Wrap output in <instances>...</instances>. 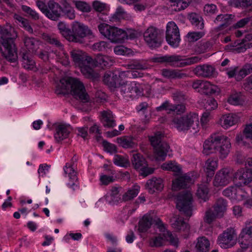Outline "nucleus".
Returning <instances> with one entry per match:
<instances>
[{
	"label": "nucleus",
	"instance_id": "a878e982",
	"mask_svg": "<svg viewBox=\"0 0 252 252\" xmlns=\"http://www.w3.org/2000/svg\"><path fill=\"white\" fill-rule=\"evenodd\" d=\"M124 31L116 27H112L108 39L112 42L122 43L125 41Z\"/></svg>",
	"mask_w": 252,
	"mask_h": 252
},
{
	"label": "nucleus",
	"instance_id": "e433bc0d",
	"mask_svg": "<svg viewBox=\"0 0 252 252\" xmlns=\"http://www.w3.org/2000/svg\"><path fill=\"white\" fill-rule=\"evenodd\" d=\"M188 18L192 25L195 26L197 29L202 30L204 28L203 18L199 14L196 13H190L188 15Z\"/></svg>",
	"mask_w": 252,
	"mask_h": 252
},
{
	"label": "nucleus",
	"instance_id": "cd10ccee",
	"mask_svg": "<svg viewBox=\"0 0 252 252\" xmlns=\"http://www.w3.org/2000/svg\"><path fill=\"white\" fill-rule=\"evenodd\" d=\"M22 41L29 52L32 54L35 53L38 48V41L34 38L24 35L22 37Z\"/></svg>",
	"mask_w": 252,
	"mask_h": 252
},
{
	"label": "nucleus",
	"instance_id": "13d9d810",
	"mask_svg": "<svg viewBox=\"0 0 252 252\" xmlns=\"http://www.w3.org/2000/svg\"><path fill=\"white\" fill-rule=\"evenodd\" d=\"M186 108L185 104L181 103L178 104H172L171 112H173L177 115H181L186 111Z\"/></svg>",
	"mask_w": 252,
	"mask_h": 252
},
{
	"label": "nucleus",
	"instance_id": "49530a36",
	"mask_svg": "<svg viewBox=\"0 0 252 252\" xmlns=\"http://www.w3.org/2000/svg\"><path fill=\"white\" fill-rule=\"evenodd\" d=\"M139 187L134 186L133 188L129 189L123 196V200L125 201L130 200L136 197L139 192Z\"/></svg>",
	"mask_w": 252,
	"mask_h": 252
},
{
	"label": "nucleus",
	"instance_id": "8fccbe9b",
	"mask_svg": "<svg viewBox=\"0 0 252 252\" xmlns=\"http://www.w3.org/2000/svg\"><path fill=\"white\" fill-rule=\"evenodd\" d=\"M211 47V43L209 42H203L197 44L194 47V52L197 54H201L205 53Z\"/></svg>",
	"mask_w": 252,
	"mask_h": 252
},
{
	"label": "nucleus",
	"instance_id": "39448f33",
	"mask_svg": "<svg viewBox=\"0 0 252 252\" xmlns=\"http://www.w3.org/2000/svg\"><path fill=\"white\" fill-rule=\"evenodd\" d=\"M227 202L222 198H218L213 206V210L209 209L205 213L204 221L211 224L216 218H222L226 212Z\"/></svg>",
	"mask_w": 252,
	"mask_h": 252
},
{
	"label": "nucleus",
	"instance_id": "0eeeda50",
	"mask_svg": "<svg viewBox=\"0 0 252 252\" xmlns=\"http://www.w3.org/2000/svg\"><path fill=\"white\" fill-rule=\"evenodd\" d=\"M192 195L190 191L185 190L180 192L177 196L176 206L187 217L192 215Z\"/></svg>",
	"mask_w": 252,
	"mask_h": 252
},
{
	"label": "nucleus",
	"instance_id": "5701e85b",
	"mask_svg": "<svg viewBox=\"0 0 252 252\" xmlns=\"http://www.w3.org/2000/svg\"><path fill=\"white\" fill-rule=\"evenodd\" d=\"M170 222L172 227L176 231L187 232L189 229V224L184 221L182 218L178 216H173Z\"/></svg>",
	"mask_w": 252,
	"mask_h": 252
},
{
	"label": "nucleus",
	"instance_id": "c9c22d12",
	"mask_svg": "<svg viewBox=\"0 0 252 252\" xmlns=\"http://www.w3.org/2000/svg\"><path fill=\"white\" fill-rule=\"evenodd\" d=\"M152 61L153 63H169L170 65L175 66L176 55L155 57L152 59Z\"/></svg>",
	"mask_w": 252,
	"mask_h": 252
},
{
	"label": "nucleus",
	"instance_id": "ddd939ff",
	"mask_svg": "<svg viewBox=\"0 0 252 252\" xmlns=\"http://www.w3.org/2000/svg\"><path fill=\"white\" fill-rule=\"evenodd\" d=\"M233 181V173L229 168H223L217 172L213 180V185L216 187H223Z\"/></svg>",
	"mask_w": 252,
	"mask_h": 252
},
{
	"label": "nucleus",
	"instance_id": "79ce46f5",
	"mask_svg": "<svg viewBox=\"0 0 252 252\" xmlns=\"http://www.w3.org/2000/svg\"><path fill=\"white\" fill-rule=\"evenodd\" d=\"M127 68L133 70H145L148 68V65L145 62L133 60L127 64Z\"/></svg>",
	"mask_w": 252,
	"mask_h": 252
},
{
	"label": "nucleus",
	"instance_id": "4468645a",
	"mask_svg": "<svg viewBox=\"0 0 252 252\" xmlns=\"http://www.w3.org/2000/svg\"><path fill=\"white\" fill-rule=\"evenodd\" d=\"M224 136V135L219 134H212L209 138L205 141L203 144L204 153L209 155L216 152L222 140V137Z\"/></svg>",
	"mask_w": 252,
	"mask_h": 252
},
{
	"label": "nucleus",
	"instance_id": "f03ea898",
	"mask_svg": "<svg viewBox=\"0 0 252 252\" xmlns=\"http://www.w3.org/2000/svg\"><path fill=\"white\" fill-rule=\"evenodd\" d=\"M71 57L76 65L78 66L82 73L85 77L96 79L98 74L91 67L92 58L88 56L85 52L79 50L74 49L70 52Z\"/></svg>",
	"mask_w": 252,
	"mask_h": 252
},
{
	"label": "nucleus",
	"instance_id": "c756f323",
	"mask_svg": "<svg viewBox=\"0 0 252 252\" xmlns=\"http://www.w3.org/2000/svg\"><path fill=\"white\" fill-rule=\"evenodd\" d=\"M222 140L218 147V150L220 154V157L222 158H225L230 152L231 144L229 139L226 136L222 137Z\"/></svg>",
	"mask_w": 252,
	"mask_h": 252
},
{
	"label": "nucleus",
	"instance_id": "f704fd0d",
	"mask_svg": "<svg viewBox=\"0 0 252 252\" xmlns=\"http://www.w3.org/2000/svg\"><path fill=\"white\" fill-rule=\"evenodd\" d=\"M30 52L27 51L22 52L21 56L23 62V66L27 69H32L35 64L34 61L32 59Z\"/></svg>",
	"mask_w": 252,
	"mask_h": 252
},
{
	"label": "nucleus",
	"instance_id": "c85d7f7f",
	"mask_svg": "<svg viewBox=\"0 0 252 252\" xmlns=\"http://www.w3.org/2000/svg\"><path fill=\"white\" fill-rule=\"evenodd\" d=\"M198 92L206 95H211L219 94L220 89L217 86L211 84L210 82L204 81L201 90H198Z\"/></svg>",
	"mask_w": 252,
	"mask_h": 252
},
{
	"label": "nucleus",
	"instance_id": "603ef678",
	"mask_svg": "<svg viewBox=\"0 0 252 252\" xmlns=\"http://www.w3.org/2000/svg\"><path fill=\"white\" fill-rule=\"evenodd\" d=\"M125 14V12L122 7H118L115 13L109 17V19L111 22H118L121 19L123 18Z\"/></svg>",
	"mask_w": 252,
	"mask_h": 252
},
{
	"label": "nucleus",
	"instance_id": "bf43d9fd",
	"mask_svg": "<svg viewBox=\"0 0 252 252\" xmlns=\"http://www.w3.org/2000/svg\"><path fill=\"white\" fill-rule=\"evenodd\" d=\"M204 35L203 32H189L187 34L189 42H195L201 38Z\"/></svg>",
	"mask_w": 252,
	"mask_h": 252
},
{
	"label": "nucleus",
	"instance_id": "680f3d73",
	"mask_svg": "<svg viewBox=\"0 0 252 252\" xmlns=\"http://www.w3.org/2000/svg\"><path fill=\"white\" fill-rule=\"evenodd\" d=\"M239 185H235L234 198L240 200L246 197V192Z\"/></svg>",
	"mask_w": 252,
	"mask_h": 252
},
{
	"label": "nucleus",
	"instance_id": "58836bf2",
	"mask_svg": "<svg viewBox=\"0 0 252 252\" xmlns=\"http://www.w3.org/2000/svg\"><path fill=\"white\" fill-rule=\"evenodd\" d=\"M152 218L149 215H144L139 222V230L144 232L146 231L151 226Z\"/></svg>",
	"mask_w": 252,
	"mask_h": 252
},
{
	"label": "nucleus",
	"instance_id": "69168bd1",
	"mask_svg": "<svg viewBox=\"0 0 252 252\" xmlns=\"http://www.w3.org/2000/svg\"><path fill=\"white\" fill-rule=\"evenodd\" d=\"M204 106L206 110L209 111L216 109L218 107V103L214 98H210L206 101Z\"/></svg>",
	"mask_w": 252,
	"mask_h": 252
},
{
	"label": "nucleus",
	"instance_id": "6e6552de",
	"mask_svg": "<svg viewBox=\"0 0 252 252\" xmlns=\"http://www.w3.org/2000/svg\"><path fill=\"white\" fill-rule=\"evenodd\" d=\"M126 99H133L143 94L140 85L135 82L120 83L117 90Z\"/></svg>",
	"mask_w": 252,
	"mask_h": 252
},
{
	"label": "nucleus",
	"instance_id": "864d4df0",
	"mask_svg": "<svg viewBox=\"0 0 252 252\" xmlns=\"http://www.w3.org/2000/svg\"><path fill=\"white\" fill-rule=\"evenodd\" d=\"M252 72V64H247L245 67L238 70L236 79L237 80L241 79L245 77L248 74L251 73Z\"/></svg>",
	"mask_w": 252,
	"mask_h": 252
},
{
	"label": "nucleus",
	"instance_id": "aec40b11",
	"mask_svg": "<svg viewBox=\"0 0 252 252\" xmlns=\"http://www.w3.org/2000/svg\"><path fill=\"white\" fill-rule=\"evenodd\" d=\"M192 182V178L187 174H185L172 181V189L178 190L181 189L187 188Z\"/></svg>",
	"mask_w": 252,
	"mask_h": 252
},
{
	"label": "nucleus",
	"instance_id": "37998d69",
	"mask_svg": "<svg viewBox=\"0 0 252 252\" xmlns=\"http://www.w3.org/2000/svg\"><path fill=\"white\" fill-rule=\"evenodd\" d=\"M196 194L198 198L203 201H207L209 198L208 189L207 185L205 184L198 185Z\"/></svg>",
	"mask_w": 252,
	"mask_h": 252
},
{
	"label": "nucleus",
	"instance_id": "9b49d317",
	"mask_svg": "<svg viewBox=\"0 0 252 252\" xmlns=\"http://www.w3.org/2000/svg\"><path fill=\"white\" fill-rule=\"evenodd\" d=\"M218 241L220 246L224 249L232 247L236 244V234L232 228H228L220 234Z\"/></svg>",
	"mask_w": 252,
	"mask_h": 252
},
{
	"label": "nucleus",
	"instance_id": "052dcab7",
	"mask_svg": "<svg viewBox=\"0 0 252 252\" xmlns=\"http://www.w3.org/2000/svg\"><path fill=\"white\" fill-rule=\"evenodd\" d=\"M231 4L235 7H248L252 5V0H231Z\"/></svg>",
	"mask_w": 252,
	"mask_h": 252
},
{
	"label": "nucleus",
	"instance_id": "3c124183",
	"mask_svg": "<svg viewBox=\"0 0 252 252\" xmlns=\"http://www.w3.org/2000/svg\"><path fill=\"white\" fill-rule=\"evenodd\" d=\"M112 27L105 23H100L97 27L100 34L108 39Z\"/></svg>",
	"mask_w": 252,
	"mask_h": 252
},
{
	"label": "nucleus",
	"instance_id": "6ab92c4d",
	"mask_svg": "<svg viewBox=\"0 0 252 252\" xmlns=\"http://www.w3.org/2000/svg\"><path fill=\"white\" fill-rule=\"evenodd\" d=\"M201 58L199 56H192L189 58L176 55L175 66L183 67L199 63Z\"/></svg>",
	"mask_w": 252,
	"mask_h": 252
},
{
	"label": "nucleus",
	"instance_id": "a18cd8bd",
	"mask_svg": "<svg viewBox=\"0 0 252 252\" xmlns=\"http://www.w3.org/2000/svg\"><path fill=\"white\" fill-rule=\"evenodd\" d=\"M62 13L66 17L70 20H73L75 17V11L73 7L67 2H65L63 4Z\"/></svg>",
	"mask_w": 252,
	"mask_h": 252
},
{
	"label": "nucleus",
	"instance_id": "5fc2aeb1",
	"mask_svg": "<svg viewBox=\"0 0 252 252\" xmlns=\"http://www.w3.org/2000/svg\"><path fill=\"white\" fill-rule=\"evenodd\" d=\"M113 162L115 165L122 167L126 166L129 164L127 158L119 155L114 156Z\"/></svg>",
	"mask_w": 252,
	"mask_h": 252
},
{
	"label": "nucleus",
	"instance_id": "423d86ee",
	"mask_svg": "<svg viewBox=\"0 0 252 252\" xmlns=\"http://www.w3.org/2000/svg\"><path fill=\"white\" fill-rule=\"evenodd\" d=\"M163 134L160 132H158L154 136L149 137L151 144L154 147L157 159L164 160L168 152L170 147L169 145L162 140Z\"/></svg>",
	"mask_w": 252,
	"mask_h": 252
},
{
	"label": "nucleus",
	"instance_id": "f3484780",
	"mask_svg": "<svg viewBox=\"0 0 252 252\" xmlns=\"http://www.w3.org/2000/svg\"><path fill=\"white\" fill-rule=\"evenodd\" d=\"M193 72L197 76L209 78L215 75L216 69L211 65L204 64L197 65L193 69Z\"/></svg>",
	"mask_w": 252,
	"mask_h": 252
},
{
	"label": "nucleus",
	"instance_id": "6e6d98bb",
	"mask_svg": "<svg viewBox=\"0 0 252 252\" xmlns=\"http://www.w3.org/2000/svg\"><path fill=\"white\" fill-rule=\"evenodd\" d=\"M76 8L83 12H89L91 11V8L89 4L83 1H73Z\"/></svg>",
	"mask_w": 252,
	"mask_h": 252
},
{
	"label": "nucleus",
	"instance_id": "4c0bfd02",
	"mask_svg": "<svg viewBox=\"0 0 252 252\" xmlns=\"http://www.w3.org/2000/svg\"><path fill=\"white\" fill-rule=\"evenodd\" d=\"M57 27L60 33L66 39L70 41V40H73L75 39L74 37L71 36V30L69 29L64 23L63 22H59L58 24Z\"/></svg>",
	"mask_w": 252,
	"mask_h": 252
},
{
	"label": "nucleus",
	"instance_id": "09e8293b",
	"mask_svg": "<svg viewBox=\"0 0 252 252\" xmlns=\"http://www.w3.org/2000/svg\"><path fill=\"white\" fill-rule=\"evenodd\" d=\"M21 8L22 10L32 20L36 21L39 19V15L34 9L25 5H22Z\"/></svg>",
	"mask_w": 252,
	"mask_h": 252
},
{
	"label": "nucleus",
	"instance_id": "f8f14e48",
	"mask_svg": "<svg viewBox=\"0 0 252 252\" xmlns=\"http://www.w3.org/2000/svg\"><path fill=\"white\" fill-rule=\"evenodd\" d=\"M91 34H92V32L87 26L77 21L72 23L71 36L74 37L75 39L70 41L81 42L83 38Z\"/></svg>",
	"mask_w": 252,
	"mask_h": 252
},
{
	"label": "nucleus",
	"instance_id": "c03bdc74",
	"mask_svg": "<svg viewBox=\"0 0 252 252\" xmlns=\"http://www.w3.org/2000/svg\"><path fill=\"white\" fill-rule=\"evenodd\" d=\"M117 142L124 148H133L135 145L133 139L129 137H119L117 139Z\"/></svg>",
	"mask_w": 252,
	"mask_h": 252
},
{
	"label": "nucleus",
	"instance_id": "4d7b16f0",
	"mask_svg": "<svg viewBox=\"0 0 252 252\" xmlns=\"http://www.w3.org/2000/svg\"><path fill=\"white\" fill-rule=\"evenodd\" d=\"M173 99L175 101L182 102L187 99L186 94L182 91L175 90L172 93Z\"/></svg>",
	"mask_w": 252,
	"mask_h": 252
},
{
	"label": "nucleus",
	"instance_id": "ea45409f",
	"mask_svg": "<svg viewBox=\"0 0 252 252\" xmlns=\"http://www.w3.org/2000/svg\"><path fill=\"white\" fill-rule=\"evenodd\" d=\"M171 6L174 7V10L180 11L187 8L191 2V0H169Z\"/></svg>",
	"mask_w": 252,
	"mask_h": 252
},
{
	"label": "nucleus",
	"instance_id": "e2e57ef3",
	"mask_svg": "<svg viewBox=\"0 0 252 252\" xmlns=\"http://www.w3.org/2000/svg\"><path fill=\"white\" fill-rule=\"evenodd\" d=\"M252 225L249 226H246L243 228L240 234L241 238H245V240H252Z\"/></svg>",
	"mask_w": 252,
	"mask_h": 252
},
{
	"label": "nucleus",
	"instance_id": "774afa93",
	"mask_svg": "<svg viewBox=\"0 0 252 252\" xmlns=\"http://www.w3.org/2000/svg\"><path fill=\"white\" fill-rule=\"evenodd\" d=\"M243 88L246 91L252 94V74L245 79Z\"/></svg>",
	"mask_w": 252,
	"mask_h": 252
},
{
	"label": "nucleus",
	"instance_id": "9d476101",
	"mask_svg": "<svg viewBox=\"0 0 252 252\" xmlns=\"http://www.w3.org/2000/svg\"><path fill=\"white\" fill-rule=\"evenodd\" d=\"M165 38L168 44L173 48L179 46L181 40L179 30L174 22H169L166 25Z\"/></svg>",
	"mask_w": 252,
	"mask_h": 252
},
{
	"label": "nucleus",
	"instance_id": "0e129e2a",
	"mask_svg": "<svg viewBox=\"0 0 252 252\" xmlns=\"http://www.w3.org/2000/svg\"><path fill=\"white\" fill-rule=\"evenodd\" d=\"M114 51L117 55H126L129 54L131 52V50L124 46H118L114 48Z\"/></svg>",
	"mask_w": 252,
	"mask_h": 252
},
{
	"label": "nucleus",
	"instance_id": "b1692460",
	"mask_svg": "<svg viewBox=\"0 0 252 252\" xmlns=\"http://www.w3.org/2000/svg\"><path fill=\"white\" fill-rule=\"evenodd\" d=\"M146 187L151 194H153L156 191H161L163 188L162 180L160 178H153L147 182Z\"/></svg>",
	"mask_w": 252,
	"mask_h": 252
},
{
	"label": "nucleus",
	"instance_id": "338daca9",
	"mask_svg": "<svg viewBox=\"0 0 252 252\" xmlns=\"http://www.w3.org/2000/svg\"><path fill=\"white\" fill-rule=\"evenodd\" d=\"M102 145L104 150L111 154L117 152V147L113 144L104 141L102 143Z\"/></svg>",
	"mask_w": 252,
	"mask_h": 252
},
{
	"label": "nucleus",
	"instance_id": "2f4dec72",
	"mask_svg": "<svg viewBox=\"0 0 252 252\" xmlns=\"http://www.w3.org/2000/svg\"><path fill=\"white\" fill-rule=\"evenodd\" d=\"M101 122L105 127H113L116 126V124L112 112L110 111H104L101 113Z\"/></svg>",
	"mask_w": 252,
	"mask_h": 252
},
{
	"label": "nucleus",
	"instance_id": "2eb2a0df",
	"mask_svg": "<svg viewBox=\"0 0 252 252\" xmlns=\"http://www.w3.org/2000/svg\"><path fill=\"white\" fill-rule=\"evenodd\" d=\"M233 181L240 186L245 185L249 188L252 182V172L241 168L233 174Z\"/></svg>",
	"mask_w": 252,
	"mask_h": 252
},
{
	"label": "nucleus",
	"instance_id": "473e14b6",
	"mask_svg": "<svg viewBox=\"0 0 252 252\" xmlns=\"http://www.w3.org/2000/svg\"><path fill=\"white\" fill-rule=\"evenodd\" d=\"M210 242L204 236L198 238L195 245L196 252H208L210 250Z\"/></svg>",
	"mask_w": 252,
	"mask_h": 252
},
{
	"label": "nucleus",
	"instance_id": "bb28decb",
	"mask_svg": "<svg viewBox=\"0 0 252 252\" xmlns=\"http://www.w3.org/2000/svg\"><path fill=\"white\" fill-rule=\"evenodd\" d=\"M70 132L69 128L65 125H59L56 129L54 137L57 142H60L68 137Z\"/></svg>",
	"mask_w": 252,
	"mask_h": 252
},
{
	"label": "nucleus",
	"instance_id": "393cba45",
	"mask_svg": "<svg viewBox=\"0 0 252 252\" xmlns=\"http://www.w3.org/2000/svg\"><path fill=\"white\" fill-rule=\"evenodd\" d=\"M239 120V117L237 115L231 113L223 115L220 119V123L223 128L227 129L236 124Z\"/></svg>",
	"mask_w": 252,
	"mask_h": 252
},
{
	"label": "nucleus",
	"instance_id": "4be33fe9",
	"mask_svg": "<svg viewBox=\"0 0 252 252\" xmlns=\"http://www.w3.org/2000/svg\"><path fill=\"white\" fill-rule=\"evenodd\" d=\"M72 164L66 163L63 167L64 172L65 174H68V177L70 180V183H68V186L75 190V187L78 186V177L77 173L72 167Z\"/></svg>",
	"mask_w": 252,
	"mask_h": 252
},
{
	"label": "nucleus",
	"instance_id": "7ed1b4c3",
	"mask_svg": "<svg viewBox=\"0 0 252 252\" xmlns=\"http://www.w3.org/2000/svg\"><path fill=\"white\" fill-rule=\"evenodd\" d=\"M172 124L179 131L189 132L192 134L197 133L199 130L198 115L190 113L186 115L174 117Z\"/></svg>",
	"mask_w": 252,
	"mask_h": 252
},
{
	"label": "nucleus",
	"instance_id": "7c9ffc66",
	"mask_svg": "<svg viewBox=\"0 0 252 252\" xmlns=\"http://www.w3.org/2000/svg\"><path fill=\"white\" fill-rule=\"evenodd\" d=\"M104 83L111 88H116L119 86L118 75L114 73L105 74L103 78Z\"/></svg>",
	"mask_w": 252,
	"mask_h": 252
},
{
	"label": "nucleus",
	"instance_id": "72a5a7b5",
	"mask_svg": "<svg viewBox=\"0 0 252 252\" xmlns=\"http://www.w3.org/2000/svg\"><path fill=\"white\" fill-rule=\"evenodd\" d=\"M131 162L134 168L140 170L147 165V161L142 155L139 153L133 155Z\"/></svg>",
	"mask_w": 252,
	"mask_h": 252
},
{
	"label": "nucleus",
	"instance_id": "20e7f679",
	"mask_svg": "<svg viewBox=\"0 0 252 252\" xmlns=\"http://www.w3.org/2000/svg\"><path fill=\"white\" fill-rule=\"evenodd\" d=\"M63 89L71 88V92L74 97L82 102H88L90 98L86 92L83 84L78 79L71 77H66L60 80Z\"/></svg>",
	"mask_w": 252,
	"mask_h": 252
},
{
	"label": "nucleus",
	"instance_id": "f257e3e1",
	"mask_svg": "<svg viewBox=\"0 0 252 252\" xmlns=\"http://www.w3.org/2000/svg\"><path fill=\"white\" fill-rule=\"evenodd\" d=\"M11 27L0 25V54L7 61L16 63L18 60L14 39L11 37Z\"/></svg>",
	"mask_w": 252,
	"mask_h": 252
},
{
	"label": "nucleus",
	"instance_id": "dca6fc26",
	"mask_svg": "<svg viewBox=\"0 0 252 252\" xmlns=\"http://www.w3.org/2000/svg\"><path fill=\"white\" fill-rule=\"evenodd\" d=\"M62 7L57 2L50 0L47 3V9L44 15L48 19L57 21L62 16Z\"/></svg>",
	"mask_w": 252,
	"mask_h": 252
},
{
	"label": "nucleus",
	"instance_id": "de8ad7c7",
	"mask_svg": "<svg viewBox=\"0 0 252 252\" xmlns=\"http://www.w3.org/2000/svg\"><path fill=\"white\" fill-rule=\"evenodd\" d=\"M218 166L217 160L214 158H209L205 163V168L208 174L213 175Z\"/></svg>",
	"mask_w": 252,
	"mask_h": 252
},
{
	"label": "nucleus",
	"instance_id": "a211bd4d",
	"mask_svg": "<svg viewBox=\"0 0 252 252\" xmlns=\"http://www.w3.org/2000/svg\"><path fill=\"white\" fill-rule=\"evenodd\" d=\"M252 140V124L246 125L243 133L236 136V141L239 144L247 145Z\"/></svg>",
	"mask_w": 252,
	"mask_h": 252
},
{
	"label": "nucleus",
	"instance_id": "a19ab883",
	"mask_svg": "<svg viewBox=\"0 0 252 252\" xmlns=\"http://www.w3.org/2000/svg\"><path fill=\"white\" fill-rule=\"evenodd\" d=\"M43 39L49 44L58 48L60 50L63 49V45L59 39L55 35L49 34L43 35Z\"/></svg>",
	"mask_w": 252,
	"mask_h": 252
},
{
	"label": "nucleus",
	"instance_id": "1a4fd4ad",
	"mask_svg": "<svg viewBox=\"0 0 252 252\" xmlns=\"http://www.w3.org/2000/svg\"><path fill=\"white\" fill-rule=\"evenodd\" d=\"M143 37L147 45L151 49H156L161 45L160 31L156 27H149L144 32Z\"/></svg>",
	"mask_w": 252,
	"mask_h": 252
},
{
	"label": "nucleus",
	"instance_id": "412c9836",
	"mask_svg": "<svg viewBox=\"0 0 252 252\" xmlns=\"http://www.w3.org/2000/svg\"><path fill=\"white\" fill-rule=\"evenodd\" d=\"M114 62V59L109 56L97 55L94 59H92L91 67L100 66L101 67H109Z\"/></svg>",
	"mask_w": 252,
	"mask_h": 252
}]
</instances>
